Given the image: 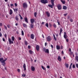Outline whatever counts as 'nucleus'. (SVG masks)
<instances>
[{
	"mask_svg": "<svg viewBox=\"0 0 78 78\" xmlns=\"http://www.w3.org/2000/svg\"><path fill=\"white\" fill-rule=\"evenodd\" d=\"M11 39L12 41H11V39L9 38H8L9 42V44H14V42H13V41H15L14 37H12Z\"/></svg>",
	"mask_w": 78,
	"mask_h": 78,
	"instance_id": "nucleus-1",
	"label": "nucleus"
},
{
	"mask_svg": "<svg viewBox=\"0 0 78 78\" xmlns=\"http://www.w3.org/2000/svg\"><path fill=\"white\" fill-rule=\"evenodd\" d=\"M6 60H7V58H5V59L4 60L3 58H0V61H1L2 63V65L4 66H5V62Z\"/></svg>",
	"mask_w": 78,
	"mask_h": 78,
	"instance_id": "nucleus-2",
	"label": "nucleus"
},
{
	"mask_svg": "<svg viewBox=\"0 0 78 78\" xmlns=\"http://www.w3.org/2000/svg\"><path fill=\"white\" fill-rule=\"evenodd\" d=\"M23 8L27 9L28 8V5L26 2H24L23 4Z\"/></svg>",
	"mask_w": 78,
	"mask_h": 78,
	"instance_id": "nucleus-3",
	"label": "nucleus"
},
{
	"mask_svg": "<svg viewBox=\"0 0 78 78\" xmlns=\"http://www.w3.org/2000/svg\"><path fill=\"white\" fill-rule=\"evenodd\" d=\"M41 2L43 4H46L48 3V1L47 0H41Z\"/></svg>",
	"mask_w": 78,
	"mask_h": 78,
	"instance_id": "nucleus-4",
	"label": "nucleus"
},
{
	"mask_svg": "<svg viewBox=\"0 0 78 78\" xmlns=\"http://www.w3.org/2000/svg\"><path fill=\"white\" fill-rule=\"evenodd\" d=\"M47 40L48 42H50L51 40V38L50 36H48L47 38Z\"/></svg>",
	"mask_w": 78,
	"mask_h": 78,
	"instance_id": "nucleus-5",
	"label": "nucleus"
},
{
	"mask_svg": "<svg viewBox=\"0 0 78 78\" xmlns=\"http://www.w3.org/2000/svg\"><path fill=\"white\" fill-rule=\"evenodd\" d=\"M44 51H45V53H49V50L48 49H45V48H43Z\"/></svg>",
	"mask_w": 78,
	"mask_h": 78,
	"instance_id": "nucleus-6",
	"label": "nucleus"
},
{
	"mask_svg": "<svg viewBox=\"0 0 78 78\" xmlns=\"http://www.w3.org/2000/svg\"><path fill=\"white\" fill-rule=\"evenodd\" d=\"M68 36H67V33L66 32H64V37L65 39H67V38Z\"/></svg>",
	"mask_w": 78,
	"mask_h": 78,
	"instance_id": "nucleus-7",
	"label": "nucleus"
},
{
	"mask_svg": "<svg viewBox=\"0 0 78 78\" xmlns=\"http://www.w3.org/2000/svg\"><path fill=\"white\" fill-rule=\"evenodd\" d=\"M57 8L59 10H61V5L59 4L57 5Z\"/></svg>",
	"mask_w": 78,
	"mask_h": 78,
	"instance_id": "nucleus-8",
	"label": "nucleus"
},
{
	"mask_svg": "<svg viewBox=\"0 0 78 78\" xmlns=\"http://www.w3.org/2000/svg\"><path fill=\"white\" fill-rule=\"evenodd\" d=\"M51 4V5H48V6L50 7V8H53V6H55V4Z\"/></svg>",
	"mask_w": 78,
	"mask_h": 78,
	"instance_id": "nucleus-9",
	"label": "nucleus"
},
{
	"mask_svg": "<svg viewBox=\"0 0 78 78\" xmlns=\"http://www.w3.org/2000/svg\"><path fill=\"white\" fill-rule=\"evenodd\" d=\"M46 14L47 17H49L50 16V13H49V12H46Z\"/></svg>",
	"mask_w": 78,
	"mask_h": 78,
	"instance_id": "nucleus-10",
	"label": "nucleus"
},
{
	"mask_svg": "<svg viewBox=\"0 0 78 78\" xmlns=\"http://www.w3.org/2000/svg\"><path fill=\"white\" fill-rule=\"evenodd\" d=\"M30 38L32 39H34V35L33 34H32L30 35Z\"/></svg>",
	"mask_w": 78,
	"mask_h": 78,
	"instance_id": "nucleus-11",
	"label": "nucleus"
},
{
	"mask_svg": "<svg viewBox=\"0 0 78 78\" xmlns=\"http://www.w3.org/2000/svg\"><path fill=\"white\" fill-rule=\"evenodd\" d=\"M23 68H24V70H26L27 69H26V64L25 63H24L23 65Z\"/></svg>",
	"mask_w": 78,
	"mask_h": 78,
	"instance_id": "nucleus-12",
	"label": "nucleus"
},
{
	"mask_svg": "<svg viewBox=\"0 0 78 78\" xmlns=\"http://www.w3.org/2000/svg\"><path fill=\"white\" fill-rule=\"evenodd\" d=\"M58 60L60 62H61V58L60 56H59L58 57Z\"/></svg>",
	"mask_w": 78,
	"mask_h": 78,
	"instance_id": "nucleus-13",
	"label": "nucleus"
},
{
	"mask_svg": "<svg viewBox=\"0 0 78 78\" xmlns=\"http://www.w3.org/2000/svg\"><path fill=\"white\" fill-rule=\"evenodd\" d=\"M31 70L32 71H34L35 70V68L33 66H31Z\"/></svg>",
	"mask_w": 78,
	"mask_h": 78,
	"instance_id": "nucleus-14",
	"label": "nucleus"
},
{
	"mask_svg": "<svg viewBox=\"0 0 78 78\" xmlns=\"http://www.w3.org/2000/svg\"><path fill=\"white\" fill-rule=\"evenodd\" d=\"M36 48L38 51H39V46L38 45H37L36 46Z\"/></svg>",
	"mask_w": 78,
	"mask_h": 78,
	"instance_id": "nucleus-15",
	"label": "nucleus"
},
{
	"mask_svg": "<svg viewBox=\"0 0 78 78\" xmlns=\"http://www.w3.org/2000/svg\"><path fill=\"white\" fill-rule=\"evenodd\" d=\"M30 28H34V25L32 24H30Z\"/></svg>",
	"mask_w": 78,
	"mask_h": 78,
	"instance_id": "nucleus-16",
	"label": "nucleus"
},
{
	"mask_svg": "<svg viewBox=\"0 0 78 78\" xmlns=\"http://www.w3.org/2000/svg\"><path fill=\"white\" fill-rule=\"evenodd\" d=\"M56 48L57 50H60V46L59 45H57L56 46Z\"/></svg>",
	"mask_w": 78,
	"mask_h": 78,
	"instance_id": "nucleus-17",
	"label": "nucleus"
},
{
	"mask_svg": "<svg viewBox=\"0 0 78 78\" xmlns=\"http://www.w3.org/2000/svg\"><path fill=\"white\" fill-rule=\"evenodd\" d=\"M34 22V19H32L30 20V22L31 23H33Z\"/></svg>",
	"mask_w": 78,
	"mask_h": 78,
	"instance_id": "nucleus-18",
	"label": "nucleus"
},
{
	"mask_svg": "<svg viewBox=\"0 0 78 78\" xmlns=\"http://www.w3.org/2000/svg\"><path fill=\"white\" fill-rule=\"evenodd\" d=\"M25 21L27 23H28V19H27V17H26L25 18Z\"/></svg>",
	"mask_w": 78,
	"mask_h": 78,
	"instance_id": "nucleus-19",
	"label": "nucleus"
},
{
	"mask_svg": "<svg viewBox=\"0 0 78 78\" xmlns=\"http://www.w3.org/2000/svg\"><path fill=\"white\" fill-rule=\"evenodd\" d=\"M12 9H10V13H9V14H10V15H12Z\"/></svg>",
	"mask_w": 78,
	"mask_h": 78,
	"instance_id": "nucleus-20",
	"label": "nucleus"
},
{
	"mask_svg": "<svg viewBox=\"0 0 78 78\" xmlns=\"http://www.w3.org/2000/svg\"><path fill=\"white\" fill-rule=\"evenodd\" d=\"M61 1L63 4H65L66 3V1L64 0H61Z\"/></svg>",
	"mask_w": 78,
	"mask_h": 78,
	"instance_id": "nucleus-21",
	"label": "nucleus"
},
{
	"mask_svg": "<svg viewBox=\"0 0 78 78\" xmlns=\"http://www.w3.org/2000/svg\"><path fill=\"white\" fill-rule=\"evenodd\" d=\"M65 66L66 68H69V65L68 64L66 63Z\"/></svg>",
	"mask_w": 78,
	"mask_h": 78,
	"instance_id": "nucleus-22",
	"label": "nucleus"
},
{
	"mask_svg": "<svg viewBox=\"0 0 78 78\" xmlns=\"http://www.w3.org/2000/svg\"><path fill=\"white\" fill-rule=\"evenodd\" d=\"M23 27H25V28H27V25L25 23H23Z\"/></svg>",
	"mask_w": 78,
	"mask_h": 78,
	"instance_id": "nucleus-23",
	"label": "nucleus"
},
{
	"mask_svg": "<svg viewBox=\"0 0 78 78\" xmlns=\"http://www.w3.org/2000/svg\"><path fill=\"white\" fill-rule=\"evenodd\" d=\"M15 19L17 21H19V18H18V17H17V16H16L15 17Z\"/></svg>",
	"mask_w": 78,
	"mask_h": 78,
	"instance_id": "nucleus-24",
	"label": "nucleus"
},
{
	"mask_svg": "<svg viewBox=\"0 0 78 78\" xmlns=\"http://www.w3.org/2000/svg\"><path fill=\"white\" fill-rule=\"evenodd\" d=\"M51 4H55L54 3V2H55V0H51Z\"/></svg>",
	"mask_w": 78,
	"mask_h": 78,
	"instance_id": "nucleus-25",
	"label": "nucleus"
},
{
	"mask_svg": "<svg viewBox=\"0 0 78 78\" xmlns=\"http://www.w3.org/2000/svg\"><path fill=\"white\" fill-rule=\"evenodd\" d=\"M41 68L44 70H46V69L43 66H41Z\"/></svg>",
	"mask_w": 78,
	"mask_h": 78,
	"instance_id": "nucleus-26",
	"label": "nucleus"
},
{
	"mask_svg": "<svg viewBox=\"0 0 78 78\" xmlns=\"http://www.w3.org/2000/svg\"><path fill=\"white\" fill-rule=\"evenodd\" d=\"M75 59H76V61H78V55H76V56Z\"/></svg>",
	"mask_w": 78,
	"mask_h": 78,
	"instance_id": "nucleus-27",
	"label": "nucleus"
},
{
	"mask_svg": "<svg viewBox=\"0 0 78 78\" xmlns=\"http://www.w3.org/2000/svg\"><path fill=\"white\" fill-rule=\"evenodd\" d=\"M53 36L54 37V40H55V41H56V37H55V34H53Z\"/></svg>",
	"mask_w": 78,
	"mask_h": 78,
	"instance_id": "nucleus-28",
	"label": "nucleus"
},
{
	"mask_svg": "<svg viewBox=\"0 0 78 78\" xmlns=\"http://www.w3.org/2000/svg\"><path fill=\"white\" fill-rule=\"evenodd\" d=\"M62 28H60V33H62Z\"/></svg>",
	"mask_w": 78,
	"mask_h": 78,
	"instance_id": "nucleus-29",
	"label": "nucleus"
},
{
	"mask_svg": "<svg viewBox=\"0 0 78 78\" xmlns=\"http://www.w3.org/2000/svg\"><path fill=\"white\" fill-rule=\"evenodd\" d=\"M24 43L26 45H28V43L27 42V41H24Z\"/></svg>",
	"mask_w": 78,
	"mask_h": 78,
	"instance_id": "nucleus-30",
	"label": "nucleus"
},
{
	"mask_svg": "<svg viewBox=\"0 0 78 78\" xmlns=\"http://www.w3.org/2000/svg\"><path fill=\"white\" fill-rule=\"evenodd\" d=\"M63 9H67V7L66 6H64L63 7Z\"/></svg>",
	"mask_w": 78,
	"mask_h": 78,
	"instance_id": "nucleus-31",
	"label": "nucleus"
},
{
	"mask_svg": "<svg viewBox=\"0 0 78 78\" xmlns=\"http://www.w3.org/2000/svg\"><path fill=\"white\" fill-rule=\"evenodd\" d=\"M29 51L30 54H31L33 53V51L31 50H29Z\"/></svg>",
	"mask_w": 78,
	"mask_h": 78,
	"instance_id": "nucleus-32",
	"label": "nucleus"
},
{
	"mask_svg": "<svg viewBox=\"0 0 78 78\" xmlns=\"http://www.w3.org/2000/svg\"><path fill=\"white\" fill-rule=\"evenodd\" d=\"M19 16H20V19H21V20H22V19H23V17H22V16H21V15H20V14H19Z\"/></svg>",
	"mask_w": 78,
	"mask_h": 78,
	"instance_id": "nucleus-33",
	"label": "nucleus"
},
{
	"mask_svg": "<svg viewBox=\"0 0 78 78\" xmlns=\"http://www.w3.org/2000/svg\"><path fill=\"white\" fill-rule=\"evenodd\" d=\"M72 63H71L70 65L69 66V69H72Z\"/></svg>",
	"mask_w": 78,
	"mask_h": 78,
	"instance_id": "nucleus-34",
	"label": "nucleus"
},
{
	"mask_svg": "<svg viewBox=\"0 0 78 78\" xmlns=\"http://www.w3.org/2000/svg\"><path fill=\"white\" fill-rule=\"evenodd\" d=\"M45 26L46 27H47V28H48V23H46Z\"/></svg>",
	"mask_w": 78,
	"mask_h": 78,
	"instance_id": "nucleus-35",
	"label": "nucleus"
},
{
	"mask_svg": "<svg viewBox=\"0 0 78 78\" xmlns=\"http://www.w3.org/2000/svg\"><path fill=\"white\" fill-rule=\"evenodd\" d=\"M21 33L23 36V35H24V33L23 32V31L22 30Z\"/></svg>",
	"mask_w": 78,
	"mask_h": 78,
	"instance_id": "nucleus-36",
	"label": "nucleus"
},
{
	"mask_svg": "<svg viewBox=\"0 0 78 78\" xmlns=\"http://www.w3.org/2000/svg\"><path fill=\"white\" fill-rule=\"evenodd\" d=\"M53 27H54V28H56V25L55 24H54L53 25Z\"/></svg>",
	"mask_w": 78,
	"mask_h": 78,
	"instance_id": "nucleus-37",
	"label": "nucleus"
},
{
	"mask_svg": "<svg viewBox=\"0 0 78 78\" xmlns=\"http://www.w3.org/2000/svg\"><path fill=\"white\" fill-rule=\"evenodd\" d=\"M72 67L73 68H75V66L74 64L73 65Z\"/></svg>",
	"mask_w": 78,
	"mask_h": 78,
	"instance_id": "nucleus-38",
	"label": "nucleus"
},
{
	"mask_svg": "<svg viewBox=\"0 0 78 78\" xmlns=\"http://www.w3.org/2000/svg\"><path fill=\"white\" fill-rule=\"evenodd\" d=\"M37 13L36 12H35L34 13V16L35 17H36L37 16Z\"/></svg>",
	"mask_w": 78,
	"mask_h": 78,
	"instance_id": "nucleus-39",
	"label": "nucleus"
},
{
	"mask_svg": "<svg viewBox=\"0 0 78 78\" xmlns=\"http://www.w3.org/2000/svg\"><path fill=\"white\" fill-rule=\"evenodd\" d=\"M69 20L71 22H73V19H70Z\"/></svg>",
	"mask_w": 78,
	"mask_h": 78,
	"instance_id": "nucleus-40",
	"label": "nucleus"
},
{
	"mask_svg": "<svg viewBox=\"0 0 78 78\" xmlns=\"http://www.w3.org/2000/svg\"><path fill=\"white\" fill-rule=\"evenodd\" d=\"M49 27H51V26H52L51 24L50 23H49Z\"/></svg>",
	"mask_w": 78,
	"mask_h": 78,
	"instance_id": "nucleus-41",
	"label": "nucleus"
},
{
	"mask_svg": "<svg viewBox=\"0 0 78 78\" xmlns=\"http://www.w3.org/2000/svg\"><path fill=\"white\" fill-rule=\"evenodd\" d=\"M66 42H69V39H67V38H66L65 39Z\"/></svg>",
	"mask_w": 78,
	"mask_h": 78,
	"instance_id": "nucleus-42",
	"label": "nucleus"
},
{
	"mask_svg": "<svg viewBox=\"0 0 78 78\" xmlns=\"http://www.w3.org/2000/svg\"><path fill=\"white\" fill-rule=\"evenodd\" d=\"M22 76H23V77H25V74H22Z\"/></svg>",
	"mask_w": 78,
	"mask_h": 78,
	"instance_id": "nucleus-43",
	"label": "nucleus"
},
{
	"mask_svg": "<svg viewBox=\"0 0 78 78\" xmlns=\"http://www.w3.org/2000/svg\"><path fill=\"white\" fill-rule=\"evenodd\" d=\"M76 68H78V64H76Z\"/></svg>",
	"mask_w": 78,
	"mask_h": 78,
	"instance_id": "nucleus-44",
	"label": "nucleus"
},
{
	"mask_svg": "<svg viewBox=\"0 0 78 78\" xmlns=\"http://www.w3.org/2000/svg\"><path fill=\"white\" fill-rule=\"evenodd\" d=\"M4 27L5 30H7V27H6V26L4 25Z\"/></svg>",
	"mask_w": 78,
	"mask_h": 78,
	"instance_id": "nucleus-45",
	"label": "nucleus"
},
{
	"mask_svg": "<svg viewBox=\"0 0 78 78\" xmlns=\"http://www.w3.org/2000/svg\"><path fill=\"white\" fill-rule=\"evenodd\" d=\"M17 70L18 72H20V69H18Z\"/></svg>",
	"mask_w": 78,
	"mask_h": 78,
	"instance_id": "nucleus-46",
	"label": "nucleus"
},
{
	"mask_svg": "<svg viewBox=\"0 0 78 78\" xmlns=\"http://www.w3.org/2000/svg\"><path fill=\"white\" fill-rule=\"evenodd\" d=\"M7 27L9 28H10V25H7Z\"/></svg>",
	"mask_w": 78,
	"mask_h": 78,
	"instance_id": "nucleus-47",
	"label": "nucleus"
},
{
	"mask_svg": "<svg viewBox=\"0 0 78 78\" xmlns=\"http://www.w3.org/2000/svg\"><path fill=\"white\" fill-rule=\"evenodd\" d=\"M2 40H3V41H4V42L5 41V38H2Z\"/></svg>",
	"mask_w": 78,
	"mask_h": 78,
	"instance_id": "nucleus-48",
	"label": "nucleus"
},
{
	"mask_svg": "<svg viewBox=\"0 0 78 78\" xmlns=\"http://www.w3.org/2000/svg\"><path fill=\"white\" fill-rule=\"evenodd\" d=\"M15 6L16 7L17 6V3H15Z\"/></svg>",
	"mask_w": 78,
	"mask_h": 78,
	"instance_id": "nucleus-49",
	"label": "nucleus"
},
{
	"mask_svg": "<svg viewBox=\"0 0 78 78\" xmlns=\"http://www.w3.org/2000/svg\"><path fill=\"white\" fill-rule=\"evenodd\" d=\"M60 48H61V49H63V46H62L61 45V46Z\"/></svg>",
	"mask_w": 78,
	"mask_h": 78,
	"instance_id": "nucleus-50",
	"label": "nucleus"
},
{
	"mask_svg": "<svg viewBox=\"0 0 78 78\" xmlns=\"http://www.w3.org/2000/svg\"><path fill=\"white\" fill-rule=\"evenodd\" d=\"M51 47L52 48H53V45L51 44Z\"/></svg>",
	"mask_w": 78,
	"mask_h": 78,
	"instance_id": "nucleus-51",
	"label": "nucleus"
},
{
	"mask_svg": "<svg viewBox=\"0 0 78 78\" xmlns=\"http://www.w3.org/2000/svg\"><path fill=\"white\" fill-rule=\"evenodd\" d=\"M57 23H58V24L59 25H60V23L59 22H58V21Z\"/></svg>",
	"mask_w": 78,
	"mask_h": 78,
	"instance_id": "nucleus-52",
	"label": "nucleus"
},
{
	"mask_svg": "<svg viewBox=\"0 0 78 78\" xmlns=\"http://www.w3.org/2000/svg\"><path fill=\"white\" fill-rule=\"evenodd\" d=\"M2 34L1 32H0V37H2Z\"/></svg>",
	"mask_w": 78,
	"mask_h": 78,
	"instance_id": "nucleus-53",
	"label": "nucleus"
},
{
	"mask_svg": "<svg viewBox=\"0 0 78 78\" xmlns=\"http://www.w3.org/2000/svg\"><path fill=\"white\" fill-rule=\"evenodd\" d=\"M4 36H5V38H6L7 36V35H6V34H5Z\"/></svg>",
	"mask_w": 78,
	"mask_h": 78,
	"instance_id": "nucleus-54",
	"label": "nucleus"
},
{
	"mask_svg": "<svg viewBox=\"0 0 78 78\" xmlns=\"http://www.w3.org/2000/svg\"><path fill=\"white\" fill-rule=\"evenodd\" d=\"M2 23H0V26L2 27Z\"/></svg>",
	"mask_w": 78,
	"mask_h": 78,
	"instance_id": "nucleus-55",
	"label": "nucleus"
},
{
	"mask_svg": "<svg viewBox=\"0 0 78 78\" xmlns=\"http://www.w3.org/2000/svg\"><path fill=\"white\" fill-rule=\"evenodd\" d=\"M61 53L62 55H64V51H62L61 52Z\"/></svg>",
	"mask_w": 78,
	"mask_h": 78,
	"instance_id": "nucleus-56",
	"label": "nucleus"
},
{
	"mask_svg": "<svg viewBox=\"0 0 78 78\" xmlns=\"http://www.w3.org/2000/svg\"><path fill=\"white\" fill-rule=\"evenodd\" d=\"M47 68H48V69L50 68V66H47Z\"/></svg>",
	"mask_w": 78,
	"mask_h": 78,
	"instance_id": "nucleus-57",
	"label": "nucleus"
},
{
	"mask_svg": "<svg viewBox=\"0 0 78 78\" xmlns=\"http://www.w3.org/2000/svg\"><path fill=\"white\" fill-rule=\"evenodd\" d=\"M70 16H69L68 17V18H67L68 19H70Z\"/></svg>",
	"mask_w": 78,
	"mask_h": 78,
	"instance_id": "nucleus-58",
	"label": "nucleus"
},
{
	"mask_svg": "<svg viewBox=\"0 0 78 78\" xmlns=\"http://www.w3.org/2000/svg\"><path fill=\"white\" fill-rule=\"evenodd\" d=\"M67 13L64 14V16H67Z\"/></svg>",
	"mask_w": 78,
	"mask_h": 78,
	"instance_id": "nucleus-59",
	"label": "nucleus"
},
{
	"mask_svg": "<svg viewBox=\"0 0 78 78\" xmlns=\"http://www.w3.org/2000/svg\"><path fill=\"white\" fill-rule=\"evenodd\" d=\"M31 48V46L30 45L28 46V48Z\"/></svg>",
	"mask_w": 78,
	"mask_h": 78,
	"instance_id": "nucleus-60",
	"label": "nucleus"
},
{
	"mask_svg": "<svg viewBox=\"0 0 78 78\" xmlns=\"http://www.w3.org/2000/svg\"><path fill=\"white\" fill-rule=\"evenodd\" d=\"M11 6H14V5L13 4H10Z\"/></svg>",
	"mask_w": 78,
	"mask_h": 78,
	"instance_id": "nucleus-61",
	"label": "nucleus"
},
{
	"mask_svg": "<svg viewBox=\"0 0 78 78\" xmlns=\"http://www.w3.org/2000/svg\"><path fill=\"white\" fill-rule=\"evenodd\" d=\"M18 9H15V11H18Z\"/></svg>",
	"mask_w": 78,
	"mask_h": 78,
	"instance_id": "nucleus-62",
	"label": "nucleus"
},
{
	"mask_svg": "<svg viewBox=\"0 0 78 78\" xmlns=\"http://www.w3.org/2000/svg\"><path fill=\"white\" fill-rule=\"evenodd\" d=\"M69 51L70 52H71V49L70 48L69 49Z\"/></svg>",
	"mask_w": 78,
	"mask_h": 78,
	"instance_id": "nucleus-63",
	"label": "nucleus"
},
{
	"mask_svg": "<svg viewBox=\"0 0 78 78\" xmlns=\"http://www.w3.org/2000/svg\"><path fill=\"white\" fill-rule=\"evenodd\" d=\"M44 22H42L41 24H42V25H44Z\"/></svg>",
	"mask_w": 78,
	"mask_h": 78,
	"instance_id": "nucleus-64",
	"label": "nucleus"
}]
</instances>
